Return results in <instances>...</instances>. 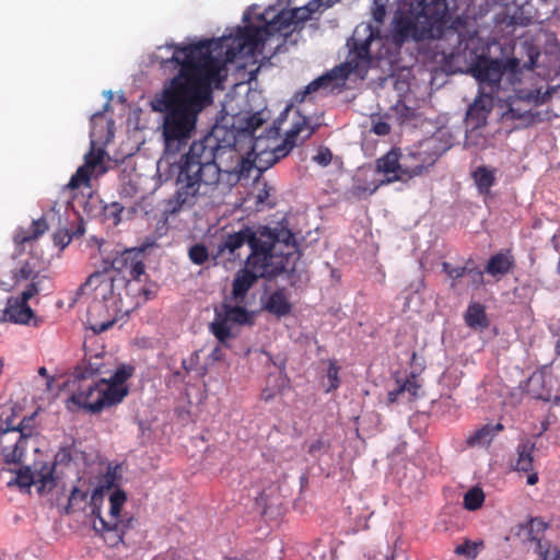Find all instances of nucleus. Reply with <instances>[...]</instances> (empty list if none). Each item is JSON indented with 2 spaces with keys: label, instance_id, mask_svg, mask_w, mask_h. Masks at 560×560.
I'll list each match as a JSON object with an SVG mask.
<instances>
[{
  "label": "nucleus",
  "instance_id": "nucleus-44",
  "mask_svg": "<svg viewBox=\"0 0 560 560\" xmlns=\"http://www.w3.org/2000/svg\"><path fill=\"white\" fill-rule=\"evenodd\" d=\"M270 191L271 187L266 182L262 183V187L258 188L257 194L255 195V205L257 208L265 205H268L270 208L273 206V203L268 202Z\"/></svg>",
  "mask_w": 560,
  "mask_h": 560
},
{
  "label": "nucleus",
  "instance_id": "nucleus-58",
  "mask_svg": "<svg viewBox=\"0 0 560 560\" xmlns=\"http://www.w3.org/2000/svg\"><path fill=\"white\" fill-rule=\"evenodd\" d=\"M117 480V468H109L105 475V483L108 488L115 487Z\"/></svg>",
  "mask_w": 560,
  "mask_h": 560
},
{
  "label": "nucleus",
  "instance_id": "nucleus-2",
  "mask_svg": "<svg viewBox=\"0 0 560 560\" xmlns=\"http://www.w3.org/2000/svg\"><path fill=\"white\" fill-rule=\"evenodd\" d=\"M471 0H404L395 12L387 35L381 36L377 27L371 24L358 25L347 40L349 55L346 62L310 82L294 95L296 102L320 89L327 90L343 83L352 73L363 78L371 67L372 59L397 61L404 44L412 40H436L457 35L462 43L467 28V9Z\"/></svg>",
  "mask_w": 560,
  "mask_h": 560
},
{
  "label": "nucleus",
  "instance_id": "nucleus-10",
  "mask_svg": "<svg viewBox=\"0 0 560 560\" xmlns=\"http://www.w3.org/2000/svg\"><path fill=\"white\" fill-rule=\"evenodd\" d=\"M142 257V249H125L121 253H117L112 260L105 259L103 270L116 271L118 275H121V280L125 282L140 281L141 276L144 275Z\"/></svg>",
  "mask_w": 560,
  "mask_h": 560
},
{
  "label": "nucleus",
  "instance_id": "nucleus-15",
  "mask_svg": "<svg viewBox=\"0 0 560 560\" xmlns=\"http://www.w3.org/2000/svg\"><path fill=\"white\" fill-rule=\"evenodd\" d=\"M84 359L74 369V377L77 380H86L94 375L109 372L106 368L104 351L92 353L86 342L84 343Z\"/></svg>",
  "mask_w": 560,
  "mask_h": 560
},
{
  "label": "nucleus",
  "instance_id": "nucleus-27",
  "mask_svg": "<svg viewBox=\"0 0 560 560\" xmlns=\"http://www.w3.org/2000/svg\"><path fill=\"white\" fill-rule=\"evenodd\" d=\"M535 443L530 440H525L517 445V459L515 469L518 471L528 472L533 469V453Z\"/></svg>",
  "mask_w": 560,
  "mask_h": 560
},
{
  "label": "nucleus",
  "instance_id": "nucleus-57",
  "mask_svg": "<svg viewBox=\"0 0 560 560\" xmlns=\"http://www.w3.org/2000/svg\"><path fill=\"white\" fill-rule=\"evenodd\" d=\"M34 237H32V233H31V230L30 231H26L24 229H20L15 235H14V242L16 244H25L30 241H33Z\"/></svg>",
  "mask_w": 560,
  "mask_h": 560
},
{
  "label": "nucleus",
  "instance_id": "nucleus-4",
  "mask_svg": "<svg viewBox=\"0 0 560 560\" xmlns=\"http://www.w3.org/2000/svg\"><path fill=\"white\" fill-rule=\"evenodd\" d=\"M247 244L250 254L246 260L279 258L285 252L299 249L295 235L285 226L270 229L265 225L243 226L241 230L226 233L218 244V256L234 261L241 257L238 250Z\"/></svg>",
  "mask_w": 560,
  "mask_h": 560
},
{
  "label": "nucleus",
  "instance_id": "nucleus-53",
  "mask_svg": "<svg viewBox=\"0 0 560 560\" xmlns=\"http://www.w3.org/2000/svg\"><path fill=\"white\" fill-rule=\"evenodd\" d=\"M199 351H194L188 359H184L182 361V366L187 373H189L196 369L197 364L199 363Z\"/></svg>",
  "mask_w": 560,
  "mask_h": 560
},
{
  "label": "nucleus",
  "instance_id": "nucleus-50",
  "mask_svg": "<svg viewBox=\"0 0 560 560\" xmlns=\"http://www.w3.org/2000/svg\"><path fill=\"white\" fill-rule=\"evenodd\" d=\"M332 153L328 148H320L316 155L313 156V161L320 166H327L330 164Z\"/></svg>",
  "mask_w": 560,
  "mask_h": 560
},
{
  "label": "nucleus",
  "instance_id": "nucleus-28",
  "mask_svg": "<svg viewBox=\"0 0 560 560\" xmlns=\"http://www.w3.org/2000/svg\"><path fill=\"white\" fill-rule=\"evenodd\" d=\"M471 176L480 194H488L495 184V171L487 166H478Z\"/></svg>",
  "mask_w": 560,
  "mask_h": 560
},
{
  "label": "nucleus",
  "instance_id": "nucleus-39",
  "mask_svg": "<svg viewBox=\"0 0 560 560\" xmlns=\"http://www.w3.org/2000/svg\"><path fill=\"white\" fill-rule=\"evenodd\" d=\"M188 257L195 265H203L209 259L208 248L203 244H195L188 250Z\"/></svg>",
  "mask_w": 560,
  "mask_h": 560
},
{
  "label": "nucleus",
  "instance_id": "nucleus-11",
  "mask_svg": "<svg viewBox=\"0 0 560 560\" xmlns=\"http://www.w3.org/2000/svg\"><path fill=\"white\" fill-rule=\"evenodd\" d=\"M103 117L102 112H96L91 116V138L95 136V127L97 119ZM95 141L91 139V149L84 155V164L80 166L77 172L71 176L68 188L77 189L82 185L89 186L92 174L96 171L97 167H102L104 150L94 148Z\"/></svg>",
  "mask_w": 560,
  "mask_h": 560
},
{
  "label": "nucleus",
  "instance_id": "nucleus-25",
  "mask_svg": "<svg viewBox=\"0 0 560 560\" xmlns=\"http://www.w3.org/2000/svg\"><path fill=\"white\" fill-rule=\"evenodd\" d=\"M547 528L548 524L539 517H532L525 525H522V529L525 532V539L536 542V547L540 549L542 548V538Z\"/></svg>",
  "mask_w": 560,
  "mask_h": 560
},
{
  "label": "nucleus",
  "instance_id": "nucleus-36",
  "mask_svg": "<svg viewBox=\"0 0 560 560\" xmlns=\"http://www.w3.org/2000/svg\"><path fill=\"white\" fill-rule=\"evenodd\" d=\"M483 501V491L478 487H472L464 495V508L468 511H476L481 508Z\"/></svg>",
  "mask_w": 560,
  "mask_h": 560
},
{
  "label": "nucleus",
  "instance_id": "nucleus-54",
  "mask_svg": "<svg viewBox=\"0 0 560 560\" xmlns=\"http://www.w3.org/2000/svg\"><path fill=\"white\" fill-rule=\"evenodd\" d=\"M38 284H39V281L37 279L32 280V282L30 284H27V287L25 288V290L21 293V296H19V298L22 299L23 301L27 302L30 299H32L35 294H37L39 292Z\"/></svg>",
  "mask_w": 560,
  "mask_h": 560
},
{
  "label": "nucleus",
  "instance_id": "nucleus-21",
  "mask_svg": "<svg viewBox=\"0 0 560 560\" xmlns=\"http://www.w3.org/2000/svg\"><path fill=\"white\" fill-rule=\"evenodd\" d=\"M504 429L503 424L487 423L467 436L466 443L471 447H482L489 445L493 439Z\"/></svg>",
  "mask_w": 560,
  "mask_h": 560
},
{
  "label": "nucleus",
  "instance_id": "nucleus-6",
  "mask_svg": "<svg viewBox=\"0 0 560 560\" xmlns=\"http://www.w3.org/2000/svg\"><path fill=\"white\" fill-rule=\"evenodd\" d=\"M445 148L435 137L420 141L418 144L401 149L402 174L406 180L428 172L445 152Z\"/></svg>",
  "mask_w": 560,
  "mask_h": 560
},
{
  "label": "nucleus",
  "instance_id": "nucleus-59",
  "mask_svg": "<svg viewBox=\"0 0 560 560\" xmlns=\"http://www.w3.org/2000/svg\"><path fill=\"white\" fill-rule=\"evenodd\" d=\"M85 233L84 222L82 219H80L77 223V228L73 230H70V235H72V240L74 237H80Z\"/></svg>",
  "mask_w": 560,
  "mask_h": 560
},
{
  "label": "nucleus",
  "instance_id": "nucleus-1",
  "mask_svg": "<svg viewBox=\"0 0 560 560\" xmlns=\"http://www.w3.org/2000/svg\"><path fill=\"white\" fill-rule=\"evenodd\" d=\"M293 13L280 12L270 21L260 25L247 24L236 27L234 33L220 38L203 39L187 46L167 44L174 49L171 58L161 61V66L175 62L180 66L168 89L163 90L151 103L154 112L163 113L161 135L164 144L163 156L158 163V170L163 165L168 167L176 155L188 145L196 131L198 115L210 102L211 85L220 81L221 60L213 55H224L225 60L233 61L238 56L250 57L261 52L267 40L288 35Z\"/></svg>",
  "mask_w": 560,
  "mask_h": 560
},
{
  "label": "nucleus",
  "instance_id": "nucleus-16",
  "mask_svg": "<svg viewBox=\"0 0 560 560\" xmlns=\"http://www.w3.org/2000/svg\"><path fill=\"white\" fill-rule=\"evenodd\" d=\"M494 96L478 92L474 103L466 113V124L471 129H478L487 124L489 114L493 108Z\"/></svg>",
  "mask_w": 560,
  "mask_h": 560
},
{
  "label": "nucleus",
  "instance_id": "nucleus-9",
  "mask_svg": "<svg viewBox=\"0 0 560 560\" xmlns=\"http://www.w3.org/2000/svg\"><path fill=\"white\" fill-rule=\"evenodd\" d=\"M505 69L513 73L521 72V61L513 58L505 66L498 59H480L476 62L470 72L479 83L478 92L494 96L500 90V82Z\"/></svg>",
  "mask_w": 560,
  "mask_h": 560
},
{
  "label": "nucleus",
  "instance_id": "nucleus-34",
  "mask_svg": "<svg viewBox=\"0 0 560 560\" xmlns=\"http://www.w3.org/2000/svg\"><path fill=\"white\" fill-rule=\"evenodd\" d=\"M25 443L22 440L16 439L12 446H4L2 450V458L5 464H20L25 451Z\"/></svg>",
  "mask_w": 560,
  "mask_h": 560
},
{
  "label": "nucleus",
  "instance_id": "nucleus-7",
  "mask_svg": "<svg viewBox=\"0 0 560 560\" xmlns=\"http://www.w3.org/2000/svg\"><path fill=\"white\" fill-rule=\"evenodd\" d=\"M102 499V491L100 489H94L91 495V514L98 520L100 527L97 526L96 522H94L93 528L96 533L108 534V544L114 547L124 541V530L120 528L119 516L127 497L125 491L120 489H116L112 492L109 497V516L112 517V521H106L101 514L100 502Z\"/></svg>",
  "mask_w": 560,
  "mask_h": 560
},
{
  "label": "nucleus",
  "instance_id": "nucleus-48",
  "mask_svg": "<svg viewBox=\"0 0 560 560\" xmlns=\"http://www.w3.org/2000/svg\"><path fill=\"white\" fill-rule=\"evenodd\" d=\"M72 241L69 229H59L54 233V243L63 249Z\"/></svg>",
  "mask_w": 560,
  "mask_h": 560
},
{
  "label": "nucleus",
  "instance_id": "nucleus-30",
  "mask_svg": "<svg viewBox=\"0 0 560 560\" xmlns=\"http://www.w3.org/2000/svg\"><path fill=\"white\" fill-rule=\"evenodd\" d=\"M465 322L471 328L487 327L488 319L485 307L479 303H471L465 313Z\"/></svg>",
  "mask_w": 560,
  "mask_h": 560
},
{
  "label": "nucleus",
  "instance_id": "nucleus-29",
  "mask_svg": "<svg viewBox=\"0 0 560 560\" xmlns=\"http://www.w3.org/2000/svg\"><path fill=\"white\" fill-rule=\"evenodd\" d=\"M106 311V306L102 303H96L90 310L89 328L93 331V335H98L106 331L116 323V317L110 316L103 322L96 320L95 315H101L102 312Z\"/></svg>",
  "mask_w": 560,
  "mask_h": 560
},
{
  "label": "nucleus",
  "instance_id": "nucleus-38",
  "mask_svg": "<svg viewBox=\"0 0 560 560\" xmlns=\"http://www.w3.org/2000/svg\"><path fill=\"white\" fill-rule=\"evenodd\" d=\"M124 207L119 202H112L103 208V220L116 226L121 220Z\"/></svg>",
  "mask_w": 560,
  "mask_h": 560
},
{
  "label": "nucleus",
  "instance_id": "nucleus-56",
  "mask_svg": "<svg viewBox=\"0 0 560 560\" xmlns=\"http://www.w3.org/2000/svg\"><path fill=\"white\" fill-rule=\"evenodd\" d=\"M475 287H479L483 283V271L478 268H468L466 273Z\"/></svg>",
  "mask_w": 560,
  "mask_h": 560
},
{
  "label": "nucleus",
  "instance_id": "nucleus-51",
  "mask_svg": "<svg viewBox=\"0 0 560 560\" xmlns=\"http://www.w3.org/2000/svg\"><path fill=\"white\" fill-rule=\"evenodd\" d=\"M72 459L71 450L68 446H62L55 455V465H66Z\"/></svg>",
  "mask_w": 560,
  "mask_h": 560
},
{
  "label": "nucleus",
  "instance_id": "nucleus-18",
  "mask_svg": "<svg viewBox=\"0 0 560 560\" xmlns=\"http://www.w3.org/2000/svg\"><path fill=\"white\" fill-rule=\"evenodd\" d=\"M515 267V258L510 249H504L492 255L486 267L485 272L500 278L510 273Z\"/></svg>",
  "mask_w": 560,
  "mask_h": 560
},
{
  "label": "nucleus",
  "instance_id": "nucleus-61",
  "mask_svg": "<svg viewBox=\"0 0 560 560\" xmlns=\"http://www.w3.org/2000/svg\"><path fill=\"white\" fill-rule=\"evenodd\" d=\"M552 331H553V336L557 338L556 346H555L556 352H557V354L560 355V319L553 326Z\"/></svg>",
  "mask_w": 560,
  "mask_h": 560
},
{
  "label": "nucleus",
  "instance_id": "nucleus-24",
  "mask_svg": "<svg viewBox=\"0 0 560 560\" xmlns=\"http://www.w3.org/2000/svg\"><path fill=\"white\" fill-rule=\"evenodd\" d=\"M36 413H33L30 417H24L16 427H12L11 423H7L5 427L0 428V433L2 435H8L13 433L16 435V439L26 441V439L31 438L35 433L34 420Z\"/></svg>",
  "mask_w": 560,
  "mask_h": 560
},
{
  "label": "nucleus",
  "instance_id": "nucleus-26",
  "mask_svg": "<svg viewBox=\"0 0 560 560\" xmlns=\"http://www.w3.org/2000/svg\"><path fill=\"white\" fill-rule=\"evenodd\" d=\"M15 482L21 488L31 487L35 482H40L43 487H46L47 485H50L51 487L55 486L51 469L46 474H40L39 478L35 480L33 472L28 466L21 467L18 470Z\"/></svg>",
  "mask_w": 560,
  "mask_h": 560
},
{
  "label": "nucleus",
  "instance_id": "nucleus-23",
  "mask_svg": "<svg viewBox=\"0 0 560 560\" xmlns=\"http://www.w3.org/2000/svg\"><path fill=\"white\" fill-rule=\"evenodd\" d=\"M284 369V365L281 370ZM290 387V378L280 371L278 374H270L268 376L267 386L261 392V399L270 401L276 395L281 394L283 390Z\"/></svg>",
  "mask_w": 560,
  "mask_h": 560
},
{
  "label": "nucleus",
  "instance_id": "nucleus-20",
  "mask_svg": "<svg viewBox=\"0 0 560 560\" xmlns=\"http://www.w3.org/2000/svg\"><path fill=\"white\" fill-rule=\"evenodd\" d=\"M264 307L267 312L279 318L289 315L292 311V304L289 301L285 289L280 288L271 292Z\"/></svg>",
  "mask_w": 560,
  "mask_h": 560
},
{
  "label": "nucleus",
  "instance_id": "nucleus-40",
  "mask_svg": "<svg viewBox=\"0 0 560 560\" xmlns=\"http://www.w3.org/2000/svg\"><path fill=\"white\" fill-rule=\"evenodd\" d=\"M397 384L399 385L404 395L408 394V400H411L418 396L420 385L418 384L416 376L413 374L407 380H405L402 383L398 380Z\"/></svg>",
  "mask_w": 560,
  "mask_h": 560
},
{
  "label": "nucleus",
  "instance_id": "nucleus-37",
  "mask_svg": "<svg viewBox=\"0 0 560 560\" xmlns=\"http://www.w3.org/2000/svg\"><path fill=\"white\" fill-rule=\"evenodd\" d=\"M482 546V541L465 540L463 544L456 546L455 553L472 560L477 558Z\"/></svg>",
  "mask_w": 560,
  "mask_h": 560
},
{
  "label": "nucleus",
  "instance_id": "nucleus-43",
  "mask_svg": "<svg viewBox=\"0 0 560 560\" xmlns=\"http://www.w3.org/2000/svg\"><path fill=\"white\" fill-rule=\"evenodd\" d=\"M49 215H55V214L46 213L42 218H39L37 220H33L30 230L32 233V237H34V240H37L39 236H42L48 230L47 218Z\"/></svg>",
  "mask_w": 560,
  "mask_h": 560
},
{
  "label": "nucleus",
  "instance_id": "nucleus-46",
  "mask_svg": "<svg viewBox=\"0 0 560 560\" xmlns=\"http://www.w3.org/2000/svg\"><path fill=\"white\" fill-rule=\"evenodd\" d=\"M327 380H328V387L326 389L327 393L335 390L339 387V368L335 362H330L328 370H327Z\"/></svg>",
  "mask_w": 560,
  "mask_h": 560
},
{
  "label": "nucleus",
  "instance_id": "nucleus-52",
  "mask_svg": "<svg viewBox=\"0 0 560 560\" xmlns=\"http://www.w3.org/2000/svg\"><path fill=\"white\" fill-rule=\"evenodd\" d=\"M536 551L541 556L542 560H560V549L555 548H545L542 545V548H537Z\"/></svg>",
  "mask_w": 560,
  "mask_h": 560
},
{
  "label": "nucleus",
  "instance_id": "nucleus-31",
  "mask_svg": "<svg viewBox=\"0 0 560 560\" xmlns=\"http://www.w3.org/2000/svg\"><path fill=\"white\" fill-rule=\"evenodd\" d=\"M254 154L255 160L254 168H257L258 175H260L264 171L268 170L272 165H275L278 161H272L275 155L269 154V150L266 145H262V142H259V150L249 151V155Z\"/></svg>",
  "mask_w": 560,
  "mask_h": 560
},
{
  "label": "nucleus",
  "instance_id": "nucleus-55",
  "mask_svg": "<svg viewBox=\"0 0 560 560\" xmlns=\"http://www.w3.org/2000/svg\"><path fill=\"white\" fill-rule=\"evenodd\" d=\"M372 131L377 136H386L390 132V126L388 122L378 119L373 121Z\"/></svg>",
  "mask_w": 560,
  "mask_h": 560
},
{
  "label": "nucleus",
  "instance_id": "nucleus-62",
  "mask_svg": "<svg viewBox=\"0 0 560 560\" xmlns=\"http://www.w3.org/2000/svg\"><path fill=\"white\" fill-rule=\"evenodd\" d=\"M318 1H319V0H313V1L308 2V3L305 5V8H304V10L307 12V14H305V15L301 16L300 19H301V20H305V19H307V18H308V15H310L311 13H313V12L318 8V5H319V4H318Z\"/></svg>",
  "mask_w": 560,
  "mask_h": 560
},
{
  "label": "nucleus",
  "instance_id": "nucleus-64",
  "mask_svg": "<svg viewBox=\"0 0 560 560\" xmlns=\"http://www.w3.org/2000/svg\"><path fill=\"white\" fill-rule=\"evenodd\" d=\"M538 482V475L536 472H533L527 476V483L529 486H534Z\"/></svg>",
  "mask_w": 560,
  "mask_h": 560
},
{
  "label": "nucleus",
  "instance_id": "nucleus-17",
  "mask_svg": "<svg viewBox=\"0 0 560 560\" xmlns=\"http://www.w3.org/2000/svg\"><path fill=\"white\" fill-rule=\"evenodd\" d=\"M530 382L542 386L538 398L552 401L555 407L560 406V381L557 376L551 373H540L533 375Z\"/></svg>",
  "mask_w": 560,
  "mask_h": 560
},
{
  "label": "nucleus",
  "instance_id": "nucleus-63",
  "mask_svg": "<svg viewBox=\"0 0 560 560\" xmlns=\"http://www.w3.org/2000/svg\"><path fill=\"white\" fill-rule=\"evenodd\" d=\"M400 395H404V394L398 385L397 388H395L388 393V400L390 402H396L399 399Z\"/></svg>",
  "mask_w": 560,
  "mask_h": 560
},
{
  "label": "nucleus",
  "instance_id": "nucleus-35",
  "mask_svg": "<svg viewBox=\"0 0 560 560\" xmlns=\"http://www.w3.org/2000/svg\"><path fill=\"white\" fill-rule=\"evenodd\" d=\"M89 491L81 490L74 487L70 493L66 513H71L78 510H83V504L88 502Z\"/></svg>",
  "mask_w": 560,
  "mask_h": 560
},
{
  "label": "nucleus",
  "instance_id": "nucleus-14",
  "mask_svg": "<svg viewBox=\"0 0 560 560\" xmlns=\"http://www.w3.org/2000/svg\"><path fill=\"white\" fill-rule=\"evenodd\" d=\"M375 172L384 175L382 183L407 182L402 174L401 149L393 148L376 160Z\"/></svg>",
  "mask_w": 560,
  "mask_h": 560
},
{
  "label": "nucleus",
  "instance_id": "nucleus-42",
  "mask_svg": "<svg viewBox=\"0 0 560 560\" xmlns=\"http://www.w3.org/2000/svg\"><path fill=\"white\" fill-rule=\"evenodd\" d=\"M443 271L447 275L448 278L453 280L452 288L456 285V280L466 276L468 268L466 266L463 267H454L450 262L444 261L442 264Z\"/></svg>",
  "mask_w": 560,
  "mask_h": 560
},
{
  "label": "nucleus",
  "instance_id": "nucleus-22",
  "mask_svg": "<svg viewBox=\"0 0 560 560\" xmlns=\"http://www.w3.org/2000/svg\"><path fill=\"white\" fill-rule=\"evenodd\" d=\"M132 368L121 365L119 366L109 378L100 380L103 387L109 393L120 392L124 393V397L128 394V387L125 385L126 381L131 376Z\"/></svg>",
  "mask_w": 560,
  "mask_h": 560
},
{
  "label": "nucleus",
  "instance_id": "nucleus-19",
  "mask_svg": "<svg viewBox=\"0 0 560 560\" xmlns=\"http://www.w3.org/2000/svg\"><path fill=\"white\" fill-rule=\"evenodd\" d=\"M34 313L27 302L20 298L8 299L7 306L3 311V319L15 324H27Z\"/></svg>",
  "mask_w": 560,
  "mask_h": 560
},
{
  "label": "nucleus",
  "instance_id": "nucleus-49",
  "mask_svg": "<svg viewBox=\"0 0 560 560\" xmlns=\"http://www.w3.org/2000/svg\"><path fill=\"white\" fill-rule=\"evenodd\" d=\"M328 448L329 445L325 441L318 439L308 445L307 452L313 457L318 458L323 454L327 453Z\"/></svg>",
  "mask_w": 560,
  "mask_h": 560
},
{
  "label": "nucleus",
  "instance_id": "nucleus-12",
  "mask_svg": "<svg viewBox=\"0 0 560 560\" xmlns=\"http://www.w3.org/2000/svg\"><path fill=\"white\" fill-rule=\"evenodd\" d=\"M270 114L266 109L255 112L246 116L233 117V121L229 129L237 133V138L242 139L252 151L259 150V142L264 141L262 135L256 136L257 130L262 127L269 119Z\"/></svg>",
  "mask_w": 560,
  "mask_h": 560
},
{
  "label": "nucleus",
  "instance_id": "nucleus-32",
  "mask_svg": "<svg viewBox=\"0 0 560 560\" xmlns=\"http://www.w3.org/2000/svg\"><path fill=\"white\" fill-rule=\"evenodd\" d=\"M210 330L221 345L226 346L228 341L232 338L229 320L221 317L220 314H217L215 319L211 323Z\"/></svg>",
  "mask_w": 560,
  "mask_h": 560
},
{
  "label": "nucleus",
  "instance_id": "nucleus-45",
  "mask_svg": "<svg viewBox=\"0 0 560 560\" xmlns=\"http://www.w3.org/2000/svg\"><path fill=\"white\" fill-rule=\"evenodd\" d=\"M38 277V273L34 271L28 262L23 264L14 273V279L16 282L28 279L36 280Z\"/></svg>",
  "mask_w": 560,
  "mask_h": 560
},
{
  "label": "nucleus",
  "instance_id": "nucleus-5",
  "mask_svg": "<svg viewBox=\"0 0 560 560\" xmlns=\"http://www.w3.org/2000/svg\"><path fill=\"white\" fill-rule=\"evenodd\" d=\"M300 259V252H285L279 258H267L257 260H246L245 268L241 269L232 285V299L236 304H242L250 288L259 278H273L280 273H285L291 287L298 288L303 284L307 277L298 271L296 262Z\"/></svg>",
  "mask_w": 560,
  "mask_h": 560
},
{
  "label": "nucleus",
  "instance_id": "nucleus-33",
  "mask_svg": "<svg viewBox=\"0 0 560 560\" xmlns=\"http://www.w3.org/2000/svg\"><path fill=\"white\" fill-rule=\"evenodd\" d=\"M504 120H520L521 125L526 127L532 125L535 121V114H533L529 109H522L516 107L514 103H512L509 108L503 113Z\"/></svg>",
  "mask_w": 560,
  "mask_h": 560
},
{
  "label": "nucleus",
  "instance_id": "nucleus-8",
  "mask_svg": "<svg viewBox=\"0 0 560 560\" xmlns=\"http://www.w3.org/2000/svg\"><path fill=\"white\" fill-rule=\"evenodd\" d=\"M124 399V393H109L101 381L81 386L67 400L70 411L84 410L89 413H98L104 408L115 406Z\"/></svg>",
  "mask_w": 560,
  "mask_h": 560
},
{
  "label": "nucleus",
  "instance_id": "nucleus-13",
  "mask_svg": "<svg viewBox=\"0 0 560 560\" xmlns=\"http://www.w3.org/2000/svg\"><path fill=\"white\" fill-rule=\"evenodd\" d=\"M304 130H306V135L303 138L306 139L314 133L315 128L310 126L308 119L305 116H301L300 119L296 120L292 128L285 133V137L281 143L276 145L267 144L266 147L269 150V154L275 155L272 161H279L287 156L296 145L298 136Z\"/></svg>",
  "mask_w": 560,
  "mask_h": 560
},
{
  "label": "nucleus",
  "instance_id": "nucleus-3",
  "mask_svg": "<svg viewBox=\"0 0 560 560\" xmlns=\"http://www.w3.org/2000/svg\"><path fill=\"white\" fill-rule=\"evenodd\" d=\"M249 145L226 124H215L210 132L194 141L176 163L171 164L176 190L165 202L164 212L176 214L209 197L222 183L229 188L248 179L254 170Z\"/></svg>",
  "mask_w": 560,
  "mask_h": 560
},
{
  "label": "nucleus",
  "instance_id": "nucleus-60",
  "mask_svg": "<svg viewBox=\"0 0 560 560\" xmlns=\"http://www.w3.org/2000/svg\"><path fill=\"white\" fill-rule=\"evenodd\" d=\"M38 374L46 378V388L48 390H50L51 389V385H52V383L55 381L54 377L48 375V371H47V369L45 366H42V368L38 369Z\"/></svg>",
  "mask_w": 560,
  "mask_h": 560
},
{
  "label": "nucleus",
  "instance_id": "nucleus-47",
  "mask_svg": "<svg viewBox=\"0 0 560 560\" xmlns=\"http://www.w3.org/2000/svg\"><path fill=\"white\" fill-rule=\"evenodd\" d=\"M526 52L528 60L523 63V69L533 70L536 66L537 59L540 55L539 49L533 44H526Z\"/></svg>",
  "mask_w": 560,
  "mask_h": 560
},
{
  "label": "nucleus",
  "instance_id": "nucleus-41",
  "mask_svg": "<svg viewBox=\"0 0 560 560\" xmlns=\"http://www.w3.org/2000/svg\"><path fill=\"white\" fill-rule=\"evenodd\" d=\"M247 311L237 304L235 306H226L224 318H228L229 322L243 324L247 320Z\"/></svg>",
  "mask_w": 560,
  "mask_h": 560
}]
</instances>
